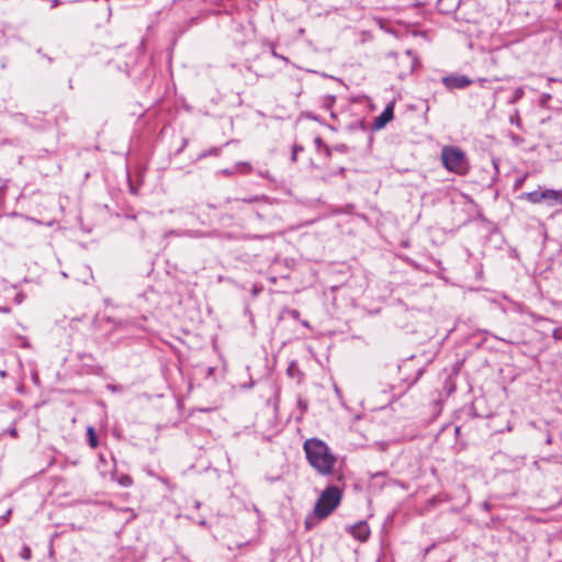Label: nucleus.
<instances>
[{
    "label": "nucleus",
    "mask_w": 562,
    "mask_h": 562,
    "mask_svg": "<svg viewBox=\"0 0 562 562\" xmlns=\"http://www.w3.org/2000/svg\"><path fill=\"white\" fill-rule=\"evenodd\" d=\"M303 450L308 464L322 476L334 473L337 457L329 446L318 438H308L303 443Z\"/></svg>",
    "instance_id": "f257e3e1"
},
{
    "label": "nucleus",
    "mask_w": 562,
    "mask_h": 562,
    "mask_svg": "<svg viewBox=\"0 0 562 562\" xmlns=\"http://www.w3.org/2000/svg\"><path fill=\"white\" fill-rule=\"evenodd\" d=\"M342 490L335 485L327 486L317 498L314 506V514L317 518L328 517L340 504Z\"/></svg>",
    "instance_id": "f03ea898"
},
{
    "label": "nucleus",
    "mask_w": 562,
    "mask_h": 562,
    "mask_svg": "<svg viewBox=\"0 0 562 562\" xmlns=\"http://www.w3.org/2000/svg\"><path fill=\"white\" fill-rule=\"evenodd\" d=\"M441 161L448 171L460 176L467 175L470 170L465 153L456 146H445L441 149Z\"/></svg>",
    "instance_id": "7ed1b4c3"
},
{
    "label": "nucleus",
    "mask_w": 562,
    "mask_h": 562,
    "mask_svg": "<svg viewBox=\"0 0 562 562\" xmlns=\"http://www.w3.org/2000/svg\"><path fill=\"white\" fill-rule=\"evenodd\" d=\"M518 199L526 200L532 204H539L542 202H548L549 204L560 203L562 200V191L539 188L531 192L521 193L518 195Z\"/></svg>",
    "instance_id": "20e7f679"
},
{
    "label": "nucleus",
    "mask_w": 562,
    "mask_h": 562,
    "mask_svg": "<svg viewBox=\"0 0 562 562\" xmlns=\"http://www.w3.org/2000/svg\"><path fill=\"white\" fill-rule=\"evenodd\" d=\"M441 82L446 87V89L452 91L456 89H464L469 87L473 81L465 75L452 74L442 77Z\"/></svg>",
    "instance_id": "39448f33"
},
{
    "label": "nucleus",
    "mask_w": 562,
    "mask_h": 562,
    "mask_svg": "<svg viewBox=\"0 0 562 562\" xmlns=\"http://www.w3.org/2000/svg\"><path fill=\"white\" fill-rule=\"evenodd\" d=\"M350 533L359 541H366L370 536L369 525L364 521H359L350 528Z\"/></svg>",
    "instance_id": "423d86ee"
},
{
    "label": "nucleus",
    "mask_w": 562,
    "mask_h": 562,
    "mask_svg": "<svg viewBox=\"0 0 562 562\" xmlns=\"http://www.w3.org/2000/svg\"><path fill=\"white\" fill-rule=\"evenodd\" d=\"M393 119V106L387 105L384 111L374 120L373 126L375 128L384 127Z\"/></svg>",
    "instance_id": "0eeeda50"
},
{
    "label": "nucleus",
    "mask_w": 562,
    "mask_h": 562,
    "mask_svg": "<svg viewBox=\"0 0 562 562\" xmlns=\"http://www.w3.org/2000/svg\"><path fill=\"white\" fill-rule=\"evenodd\" d=\"M251 170H252V167L249 162L241 161V162L236 164V166H235V171L244 173V175L249 173Z\"/></svg>",
    "instance_id": "6e6552de"
},
{
    "label": "nucleus",
    "mask_w": 562,
    "mask_h": 562,
    "mask_svg": "<svg viewBox=\"0 0 562 562\" xmlns=\"http://www.w3.org/2000/svg\"><path fill=\"white\" fill-rule=\"evenodd\" d=\"M524 94H525V91H524L522 87L516 88L513 93V97L509 99V103L510 104L517 103L524 97Z\"/></svg>",
    "instance_id": "1a4fd4ad"
},
{
    "label": "nucleus",
    "mask_w": 562,
    "mask_h": 562,
    "mask_svg": "<svg viewBox=\"0 0 562 562\" xmlns=\"http://www.w3.org/2000/svg\"><path fill=\"white\" fill-rule=\"evenodd\" d=\"M117 483L123 486V487H130L133 485V479L127 475V474H122L119 479H117Z\"/></svg>",
    "instance_id": "9d476101"
},
{
    "label": "nucleus",
    "mask_w": 562,
    "mask_h": 562,
    "mask_svg": "<svg viewBox=\"0 0 562 562\" xmlns=\"http://www.w3.org/2000/svg\"><path fill=\"white\" fill-rule=\"evenodd\" d=\"M88 436H89V443L92 448H95L98 446V439L94 434V430L92 427H88L87 429Z\"/></svg>",
    "instance_id": "9b49d317"
},
{
    "label": "nucleus",
    "mask_w": 562,
    "mask_h": 562,
    "mask_svg": "<svg viewBox=\"0 0 562 562\" xmlns=\"http://www.w3.org/2000/svg\"><path fill=\"white\" fill-rule=\"evenodd\" d=\"M527 178H528V173H524V175L519 176L515 180L514 190L517 191V190L521 189V187L524 186Z\"/></svg>",
    "instance_id": "f8f14e48"
},
{
    "label": "nucleus",
    "mask_w": 562,
    "mask_h": 562,
    "mask_svg": "<svg viewBox=\"0 0 562 562\" xmlns=\"http://www.w3.org/2000/svg\"><path fill=\"white\" fill-rule=\"evenodd\" d=\"M20 557L23 560H30L32 557L31 549L27 546H24L21 550Z\"/></svg>",
    "instance_id": "ddd939ff"
},
{
    "label": "nucleus",
    "mask_w": 562,
    "mask_h": 562,
    "mask_svg": "<svg viewBox=\"0 0 562 562\" xmlns=\"http://www.w3.org/2000/svg\"><path fill=\"white\" fill-rule=\"evenodd\" d=\"M509 121H510L512 124H515L517 127L521 126V121H520V116H519V112L518 111H515V114H513L510 116Z\"/></svg>",
    "instance_id": "4468645a"
},
{
    "label": "nucleus",
    "mask_w": 562,
    "mask_h": 562,
    "mask_svg": "<svg viewBox=\"0 0 562 562\" xmlns=\"http://www.w3.org/2000/svg\"><path fill=\"white\" fill-rule=\"evenodd\" d=\"M552 338L555 340H562V326L553 329Z\"/></svg>",
    "instance_id": "2eb2a0df"
},
{
    "label": "nucleus",
    "mask_w": 562,
    "mask_h": 562,
    "mask_svg": "<svg viewBox=\"0 0 562 562\" xmlns=\"http://www.w3.org/2000/svg\"><path fill=\"white\" fill-rule=\"evenodd\" d=\"M288 313L294 319H299L300 318V312L297 310H290Z\"/></svg>",
    "instance_id": "dca6fc26"
},
{
    "label": "nucleus",
    "mask_w": 562,
    "mask_h": 562,
    "mask_svg": "<svg viewBox=\"0 0 562 562\" xmlns=\"http://www.w3.org/2000/svg\"><path fill=\"white\" fill-rule=\"evenodd\" d=\"M301 150V148L296 147V146H293V150H292V161H296V158H297V151Z\"/></svg>",
    "instance_id": "f3484780"
},
{
    "label": "nucleus",
    "mask_w": 562,
    "mask_h": 562,
    "mask_svg": "<svg viewBox=\"0 0 562 562\" xmlns=\"http://www.w3.org/2000/svg\"><path fill=\"white\" fill-rule=\"evenodd\" d=\"M550 99H551V94H549V93H543V94L541 95V102H542V103H544V102L549 101Z\"/></svg>",
    "instance_id": "a211bd4d"
},
{
    "label": "nucleus",
    "mask_w": 562,
    "mask_h": 562,
    "mask_svg": "<svg viewBox=\"0 0 562 562\" xmlns=\"http://www.w3.org/2000/svg\"><path fill=\"white\" fill-rule=\"evenodd\" d=\"M221 172L225 176H231L233 175L234 172H236L235 170H231V169H223L221 170Z\"/></svg>",
    "instance_id": "6ab92c4d"
},
{
    "label": "nucleus",
    "mask_w": 562,
    "mask_h": 562,
    "mask_svg": "<svg viewBox=\"0 0 562 562\" xmlns=\"http://www.w3.org/2000/svg\"><path fill=\"white\" fill-rule=\"evenodd\" d=\"M9 434L12 436V437H16V429L15 428H12L9 430Z\"/></svg>",
    "instance_id": "aec40b11"
},
{
    "label": "nucleus",
    "mask_w": 562,
    "mask_h": 562,
    "mask_svg": "<svg viewBox=\"0 0 562 562\" xmlns=\"http://www.w3.org/2000/svg\"><path fill=\"white\" fill-rule=\"evenodd\" d=\"M547 80H548V82L559 81V79L553 78V77H548Z\"/></svg>",
    "instance_id": "412c9836"
},
{
    "label": "nucleus",
    "mask_w": 562,
    "mask_h": 562,
    "mask_svg": "<svg viewBox=\"0 0 562 562\" xmlns=\"http://www.w3.org/2000/svg\"><path fill=\"white\" fill-rule=\"evenodd\" d=\"M477 81H479L480 85H483L484 82L487 81V79L486 78H479Z\"/></svg>",
    "instance_id": "4be33fe9"
},
{
    "label": "nucleus",
    "mask_w": 562,
    "mask_h": 562,
    "mask_svg": "<svg viewBox=\"0 0 562 562\" xmlns=\"http://www.w3.org/2000/svg\"><path fill=\"white\" fill-rule=\"evenodd\" d=\"M0 376L1 378H5L7 376V371H4V370L0 371Z\"/></svg>",
    "instance_id": "5701e85b"
},
{
    "label": "nucleus",
    "mask_w": 562,
    "mask_h": 562,
    "mask_svg": "<svg viewBox=\"0 0 562 562\" xmlns=\"http://www.w3.org/2000/svg\"><path fill=\"white\" fill-rule=\"evenodd\" d=\"M255 201H258V198H251L248 200V202H255Z\"/></svg>",
    "instance_id": "b1692460"
},
{
    "label": "nucleus",
    "mask_w": 562,
    "mask_h": 562,
    "mask_svg": "<svg viewBox=\"0 0 562 562\" xmlns=\"http://www.w3.org/2000/svg\"><path fill=\"white\" fill-rule=\"evenodd\" d=\"M302 325H303V326H305V327H307V326H308V323H307L306 321H303V322H302Z\"/></svg>",
    "instance_id": "393cba45"
}]
</instances>
